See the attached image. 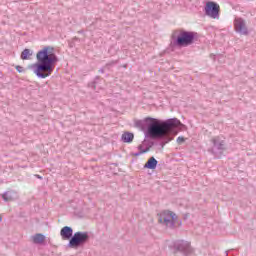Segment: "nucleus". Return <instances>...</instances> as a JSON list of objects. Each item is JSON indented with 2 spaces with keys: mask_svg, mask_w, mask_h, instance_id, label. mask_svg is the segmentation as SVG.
Returning a JSON list of instances; mask_svg holds the SVG:
<instances>
[{
  "mask_svg": "<svg viewBox=\"0 0 256 256\" xmlns=\"http://www.w3.org/2000/svg\"><path fill=\"white\" fill-rule=\"evenodd\" d=\"M135 127L142 131H145V127H147L145 137H148V139H162V147H165L167 143L173 141V136L177 135V129H181L185 125L177 118L161 121L148 117L144 120H136Z\"/></svg>",
  "mask_w": 256,
  "mask_h": 256,
  "instance_id": "obj_1",
  "label": "nucleus"
},
{
  "mask_svg": "<svg viewBox=\"0 0 256 256\" xmlns=\"http://www.w3.org/2000/svg\"><path fill=\"white\" fill-rule=\"evenodd\" d=\"M37 62L28 66L39 79H47L53 71H55V64L59 61L55 48L45 46L36 54Z\"/></svg>",
  "mask_w": 256,
  "mask_h": 256,
  "instance_id": "obj_2",
  "label": "nucleus"
},
{
  "mask_svg": "<svg viewBox=\"0 0 256 256\" xmlns=\"http://www.w3.org/2000/svg\"><path fill=\"white\" fill-rule=\"evenodd\" d=\"M60 235L63 241H69L68 247L70 249H79L89 242V232L78 231L73 234V228L70 226H64L60 230Z\"/></svg>",
  "mask_w": 256,
  "mask_h": 256,
  "instance_id": "obj_3",
  "label": "nucleus"
},
{
  "mask_svg": "<svg viewBox=\"0 0 256 256\" xmlns=\"http://www.w3.org/2000/svg\"><path fill=\"white\" fill-rule=\"evenodd\" d=\"M197 33L185 29H176L171 34V45L173 47H189L195 43Z\"/></svg>",
  "mask_w": 256,
  "mask_h": 256,
  "instance_id": "obj_4",
  "label": "nucleus"
},
{
  "mask_svg": "<svg viewBox=\"0 0 256 256\" xmlns=\"http://www.w3.org/2000/svg\"><path fill=\"white\" fill-rule=\"evenodd\" d=\"M158 222H160L165 227H168L169 229H175L177 225L178 227L181 225V221H179L177 214L169 210H165L158 214Z\"/></svg>",
  "mask_w": 256,
  "mask_h": 256,
  "instance_id": "obj_5",
  "label": "nucleus"
},
{
  "mask_svg": "<svg viewBox=\"0 0 256 256\" xmlns=\"http://www.w3.org/2000/svg\"><path fill=\"white\" fill-rule=\"evenodd\" d=\"M213 147L211 148V153L217 158L220 159L223 153L227 151V145L225 140H222L219 136L212 138Z\"/></svg>",
  "mask_w": 256,
  "mask_h": 256,
  "instance_id": "obj_6",
  "label": "nucleus"
},
{
  "mask_svg": "<svg viewBox=\"0 0 256 256\" xmlns=\"http://www.w3.org/2000/svg\"><path fill=\"white\" fill-rule=\"evenodd\" d=\"M174 255L177 256L178 253H183V255H189L191 253V244L189 242L178 240L173 244Z\"/></svg>",
  "mask_w": 256,
  "mask_h": 256,
  "instance_id": "obj_7",
  "label": "nucleus"
},
{
  "mask_svg": "<svg viewBox=\"0 0 256 256\" xmlns=\"http://www.w3.org/2000/svg\"><path fill=\"white\" fill-rule=\"evenodd\" d=\"M219 11L221 8L216 2H207L205 5V15L211 19H219Z\"/></svg>",
  "mask_w": 256,
  "mask_h": 256,
  "instance_id": "obj_8",
  "label": "nucleus"
},
{
  "mask_svg": "<svg viewBox=\"0 0 256 256\" xmlns=\"http://www.w3.org/2000/svg\"><path fill=\"white\" fill-rule=\"evenodd\" d=\"M234 28L237 33H240V35H249L247 24L243 18H236L234 20Z\"/></svg>",
  "mask_w": 256,
  "mask_h": 256,
  "instance_id": "obj_9",
  "label": "nucleus"
},
{
  "mask_svg": "<svg viewBox=\"0 0 256 256\" xmlns=\"http://www.w3.org/2000/svg\"><path fill=\"white\" fill-rule=\"evenodd\" d=\"M2 199L6 202H11L19 199V195H17L15 190H8L4 194H2Z\"/></svg>",
  "mask_w": 256,
  "mask_h": 256,
  "instance_id": "obj_10",
  "label": "nucleus"
},
{
  "mask_svg": "<svg viewBox=\"0 0 256 256\" xmlns=\"http://www.w3.org/2000/svg\"><path fill=\"white\" fill-rule=\"evenodd\" d=\"M159 162L157 161V159H155V157H150L148 159V161L145 163L144 168L145 169H157V164Z\"/></svg>",
  "mask_w": 256,
  "mask_h": 256,
  "instance_id": "obj_11",
  "label": "nucleus"
},
{
  "mask_svg": "<svg viewBox=\"0 0 256 256\" xmlns=\"http://www.w3.org/2000/svg\"><path fill=\"white\" fill-rule=\"evenodd\" d=\"M32 241L35 245H42V243H45V235L37 233L32 236Z\"/></svg>",
  "mask_w": 256,
  "mask_h": 256,
  "instance_id": "obj_12",
  "label": "nucleus"
},
{
  "mask_svg": "<svg viewBox=\"0 0 256 256\" xmlns=\"http://www.w3.org/2000/svg\"><path fill=\"white\" fill-rule=\"evenodd\" d=\"M123 143H133V139H135V135L131 132H124L121 137Z\"/></svg>",
  "mask_w": 256,
  "mask_h": 256,
  "instance_id": "obj_13",
  "label": "nucleus"
},
{
  "mask_svg": "<svg viewBox=\"0 0 256 256\" xmlns=\"http://www.w3.org/2000/svg\"><path fill=\"white\" fill-rule=\"evenodd\" d=\"M31 57H33V51H31V49H24L20 55V58L23 60V61H27L29 59H31Z\"/></svg>",
  "mask_w": 256,
  "mask_h": 256,
  "instance_id": "obj_14",
  "label": "nucleus"
},
{
  "mask_svg": "<svg viewBox=\"0 0 256 256\" xmlns=\"http://www.w3.org/2000/svg\"><path fill=\"white\" fill-rule=\"evenodd\" d=\"M153 145H154V143L151 142V143H150V146H148V147H147L146 149H144V150H141V151L138 152V153H135L134 156H135V157H139V155H143V153H147L148 151H150V149H151V147H153Z\"/></svg>",
  "mask_w": 256,
  "mask_h": 256,
  "instance_id": "obj_15",
  "label": "nucleus"
},
{
  "mask_svg": "<svg viewBox=\"0 0 256 256\" xmlns=\"http://www.w3.org/2000/svg\"><path fill=\"white\" fill-rule=\"evenodd\" d=\"M176 141H177L178 145H183V143H185V137L180 136L177 138Z\"/></svg>",
  "mask_w": 256,
  "mask_h": 256,
  "instance_id": "obj_16",
  "label": "nucleus"
},
{
  "mask_svg": "<svg viewBox=\"0 0 256 256\" xmlns=\"http://www.w3.org/2000/svg\"><path fill=\"white\" fill-rule=\"evenodd\" d=\"M15 69L18 71V73H25V69L20 65H17Z\"/></svg>",
  "mask_w": 256,
  "mask_h": 256,
  "instance_id": "obj_17",
  "label": "nucleus"
},
{
  "mask_svg": "<svg viewBox=\"0 0 256 256\" xmlns=\"http://www.w3.org/2000/svg\"><path fill=\"white\" fill-rule=\"evenodd\" d=\"M112 65H115V62L107 63L104 67V69H109V67H112Z\"/></svg>",
  "mask_w": 256,
  "mask_h": 256,
  "instance_id": "obj_18",
  "label": "nucleus"
},
{
  "mask_svg": "<svg viewBox=\"0 0 256 256\" xmlns=\"http://www.w3.org/2000/svg\"><path fill=\"white\" fill-rule=\"evenodd\" d=\"M138 149H139V151H145V149H143V145H139Z\"/></svg>",
  "mask_w": 256,
  "mask_h": 256,
  "instance_id": "obj_19",
  "label": "nucleus"
},
{
  "mask_svg": "<svg viewBox=\"0 0 256 256\" xmlns=\"http://www.w3.org/2000/svg\"><path fill=\"white\" fill-rule=\"evenodd\" d=\"M99 73H105V68H101V69L99 70Z\"/></svg>",
  "mask_w": 256,
  "mask_h": 256,
  "instance_id": "obj_20",
  "label": "nucleus"
},
{
  "mask_svg": "<svg viewBox=\"0 0 256 256\" xmlns=\"http://www.w3.org/2000/svg\"><path fill=\"white\" fill-rule=\"evenodd\" d=\"M73 41H79V38L74 37V38H73Z\"/></svg>",
  "mask_w": 256,
  "mask_h": 256,
  "instance_id": "obj_21",
  "label": "nucleus"
},
{
  "mask_svg": "<svg viewBox=\"0 0 256 256\" xmlns=\"http://www.w3.org/2000/svg\"><path fill=\"white\" fill-rule=\"evenodd\" d=\"M36 177H37L38 179H41V176H39V175H36Z\"/></svg>",
  "mask_w": 256,
  "mask_h": 256,
  "instance_id": "obj_22",
  "label": "nucleus"
},
{
  "mask_svg": "<svg viewBox=\"0 0 256 256\" xmlns=\"http://www.w3.org/2000/svg\"><path fill=\"white\" fill-rule=\"evenodd\" d=\"M1 221H3V218H2L1 215H0V222H1Z\"/></svg>",
  "mask_w": 256,
  "mask_h": 256,
  "instance_id": "obj_23",
  "label": "nucleus"
}]
</instances>
